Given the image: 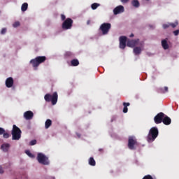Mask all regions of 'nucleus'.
<instances>
[{"label":"nucleus","mask_w":179,"mask_h":179,"mask_svg":"<svg viewBox=\"0 0 179 179\" xmlns=\"http://www.w3.org/2000/svg\"><path fill=\"white\" fill-rule=\"evenodd\" d=\"M157 136H159V129H157V127H152L147 136V141L150 143L154 142Z\"/></svg>","instance_id":"nucleus-1"},{"label":"nucleus","mask_w":179,"mask_h":179,"mask_svg":"<svg viewBox=\"0 0 179 179\" xmlns=\"http://www.w3.org/2000/svg\"><path fill=\"white\" fill-rule=\"evenodd\" d=\"M47 61V57L45 56H38L35 59L30 61L34 68H37L40 64H43Z\"/></svg>","instance_id":"nucleus-2"},{"label":"nucleus","mask_w":179,"mask_h":179,"mask_svg":"<svg viewBox=\"0 0 179 179\" xmlns=\"http://www.w3.org/2000/svg\"><path fill=\"white\" fill-rule=\"evenodd\" d=\"M44 99L48 103H50V101H51L52 106H55V104H57V102L58 101V93L54 92L52 95L50 94H46L44 96Z\"/></svg>","instance_id":"nucleus-3"},{"label":"nucleus","mask_w":179,"mask_h":179,"mask_svg":"<svg viewBox=\"0 0 179 179\" xmlns=\"http://www.w3.org/2000/svg\"><path fill=\"white\" fill-rule=\"evenodd\" d=\"M11 134L13 136V141H19V139L22 138V130H20V129H19L16 124L13 126Z\"/></svg>","instance_id":"nucleus-4"},{"label":"nucleus","mask_w":179,"mask_h":179,"mask_svg":"<svg viewBox=\"0 0 179 179\" xmlns=\"http://www.w3.org/2000/svg\"><path fill=\"white\" fill-rule=\"evenodd\" d=\"M37 160L38 163L43 164V166H48V164H50V161L48 160L47 156L41 152L38 153Z\"/></svg>","instance_id":"nucleus-5"},{"label":"nucleus","mask_w":179,"mask_h":179,"mask_svg":"<svg viewBox=\"0 0 179 179\" xmlns=\"http://www.w3.org/2000/svg\"><path fill=\"white\" fill-rule=\"evenodd\" d=\"M138 141L135 136H129L128 140V148L130 150H135V146H137Z\"/></svg>","instance_id":"nucleus-6"},{"label":"nucleus","mask_w":179,"mask_h":179,"mask_svg":"<svg viewBox=\"0 0 179 179\" xmlns=\"http://www.w3.org/2000/svg\"><path fill=\"white\" fill-rule=\"evenodd\" d=\"M73 24V20L71 18H67L63 22L62 24V27L63 30H69L72 29Z\"/></svg>","instance_id":"nucleus-7"},{"label":"nucleus","mask_w":179,"mask_h":179,"mask_svg":"<svg viewBox=\"0 0 179 179\" xmlns=\"http://www.w3.org/2000/svg\"><path fill=\"white\" fill-rule=\"evenodd\" d=\"M99 29L102 32V34L106 36V34H108V31L111 29V24L110 23H103L101 24Z\"/></svg>","instance_id":"nucleus-8"},{"label":"nucleus","mask_w":179,"mask_h":179,"mask_svg":"<svg viewBox=\"0 0 179 179\" xmlns=\"http://www.w3.org/2000/svg\"><path fill=\"white\" fill-rule=\"evenodd\" d=\"M127 45V47H131V48L136 47V45H141V47H143V43L141 42L139 43V39L128 40Z\"/></svg>","instance_id":"nucleus-9"},{"label":"nucleus","mask_w":179,"mask_h":179,"mask_svg":"<svg viewBox=\"0 0 179 179\" xmlns=\"http://www.w3.org/2000/svg\"><path fill=\"white\" fill-rule=\"evenodd\" d=\"M165 114L163 112H161L154 117V121L155 124H162L163 122V118H164Z\"/></svg>","instance_id":"nucleus-10"},{"label":"nucleus","mask_w":179,"mask_h":179,"mask_svg":"<svg viewBox=\"0 0 179 179\" xmlns=\"http://www.w3.org/2000/svg\"><path fill=\"white\" fill-rule=\"evenodd\" d=\"M127 47V36H120V48L124 50Z\"/></svg>","instance_id":"nucleus-11"},{"label":"nucleus","mask_w":179,"mask_h":179,"mask_svg":"<svg viewBox=\"0 0 179 179\" xmlns=\"http://www.w3.org/2000/svg\"><path fill=\"white\" fill-rule=\"evenodd\" d=\"M33 117H34V113L31 110L26 111L24 113V117L25 120H33Z\"/></svg>","instance_id":"nucleus-12"},{"label":"nucleus","mask_w":179,"mask_h":179,"mask_svg":"<svg viewBox=\"0 0 179 179\" xmlns=\"http://www.w3.org/2000/svg\"><path fill=\"white\" fill-rule=\"evenodd\" d=\"M124 6H118L113 10L114 15H118L120 13H122L124 12Z\"/></svg>","instance_id":"nucleus-13"},{"label":"nucleus","mask_w":179,"mask_h":179,"mask_svg":"<svg viewBox=\"0 0 179 179\" xmlns=\"http://www.w3.org/2000/svg\"><path fill=\"white\" fill-rule=\"evenodd\" d=\"M6 87L10 88L13 86V78L12 77L8 78L6 80Z\"/></svg>","instance_id":"nucleus-14"},{"label":"nucleus","mask_w":179,"mask_h":179,"mask_svg":"<svg viewBox=\"0 0 179 179\" xmlns=\"http://www.w3.org/2000/svg\"><path fill=\"white\" fill-rule=\"evenodd\" d=\"M162 122L164 124V125H170V124H171V119L165 115L162 119Z\"/></svg>","instance_id":"nucleus-15"},{"label":"nucleus","mask_w":179,"mask_h":179,"mask_svg":"<svg viewBox=\"0 0 179 179\" xmlns=\"http://www.w3.org/2000/svg\"><path fill=\"white\" fill-rule=\"evenodd\" d=\"M10 148V145L9 143H3L1 146V150H3V152H8V150H9Z\"/></svg>","instance_id":"nucleus-16"},{"label":"nucleus","mask_w":179,"mask_h":179,"mask_svg":"<svg viewBox=\"0 0 179 179\" xmlns=\"http://www.w3.org/2000/svg\"><path fill=\"white\" fill-rule=\"evenodd\" d=\"M162 45L164 50H169V43H167V39L162 41Z\"/></svg>","instance_id":"nucleus-17"},{"label":"nucleus","mask_w":179,"mask_h":179,"mask_svg":"<svg viewBox=\"0 0 179 179\" xmlns=\"http://www.w3.org/2000/svg\"><path fill=\"white\" fill-rule=\"evenodd\" d=\"M123 113H128V107H129V106H131V103H129V102H124L123 103Z\"/></svg>","instance_id":"nucleus-18"},{"label":"nucleus","mask_w":179,"mask_h":179,"mask_svg":"<svg viewBox=\"0 0 179 179\" xmlns=\"http://www.w3.org/2000/svg\"><path fill=\"white\" fill-rule=\"evenodd\" d=\"M141 52H142V48H141V47H135L134 48V53L135 55H139Z\"/></svg>","instance_id":"nucleus-19"},{"label":"nucleus","mask_w":179,"mask_h":179,"mask_svg":"<svg viewBox=\"0 0 179 179\" xmlns=\"http://www.w3.org/2000/svg\"><path fill=\"white\" fill-rule=\"evenodd\" d=\"M52 125V121L51 120L48 119L45 122V127L46 129H48V128Z\"/></svg>","instance_id":"nucleus-20"},{"label":"nucleus","mask_w":179,"mask_h":179,"mask_svg":"<svg viewBox=\"0 0 179 179\" xmlns=\"http://www.w3.org/2000/svg\"><path fill=\"white\" fill-rule=\"evenodd\" d=\"M88 163H89L90 166H96V160H94V158H93V157H91L89 159Z\"/></svg>","instance_id":"nucleus-21"},{"label":"nucleus","mask_w":179,"mask_h":179,"mask_svg":"<svg viewBox=\"0 0 179 179\" xmlns=\"http://www.w3.org/2000/svg\"><path fill=\"white\" fill-rule=\"evenodd\" d=\"M71 66H78L79 65V60L78 59H74L71 61Z\"/></svg>","instance_id":"nucleus-22"},{"label":"nucleus","mask_w":179,"mask_h":179,"mask_svg":"<svg viewBox=\"0 0 179 179\" xmlns=\"http://www.w3.org/2000/svg\"><path fill=\"white\" fill-rule=\"evenodd\" d=\"M27 8H29V4L27 3H24L21 6L22 12H26L27 10Z\"/></svg>","instance_id":"nucleus-23"},{"label":"nucleus","mask_w":179,"mask_h":179,"mask_svg":"<svg viewBox=\"0 0 179 179\" xmlns=\"http://www.w3.org/2000/svg\"><path fill=\"white\" fill-rule=\"evenodd\" d=\"M131 5L134 8H139V6H140L139 1H138V0H133L131 1Z\"/></svg>","instance_id":"nucleus-24"},{"label":"nucleus","mask_w":179,"mask_h":179,"mask_svg":"<svg viewBox=\"0 0 179 179\" xmlns=\"http://www.w3.org/2000/svg\"><path fill=\"white\" fill-rule=\"evenodd\" d=\"M64 57H66V58H74L75 55L72 53V52H66Z\"/></svg>","instance_id":"nucleus-25"},{"label":"nucleus","mask_w":179,"mask_h":179,"mask_svg":"<svg viewBox=\"0 0 179 179\" xmlns=\"http://www.w3.org/2000/svg\"><path fill=\"white\" fill-rule=\"evenodd\" d=\"M100 6V3H94L91 5V8L93 10H95L96 8H99Z\"/></svg>","instance_id":"nucleus-26"},{"label":"nucleus","mask_w":179,"mask_h":179,"mask_svg":"<svg viewBox=\"0 0 179 179\" xmlns=\"http://www.w3.org/2000/svg\"><path fill=\"white\" fill-rule=\"evenodd\" d=\"M169 26L174 29L177 27V26H178V22H176L174 23H169Z\"/></svg>","instance_id":"nucleus-27"},{"label":"nucleus","mask_w":179,"mask_h":179,"mask_svg":"<svg viewBox=\"0 0 179 179\" xmlns=\"http://www.w3.org/2000/svg\"><path fill=\"white\" fill-rule=\"evenodd\" d=\"M25 153H26V155H27V156H29V157H31V158L34 157V155L33 154H31V152H30L29 150H26V151H25Z\"/></svg>","instance_id":"nucleus-28"},{"label":"nucleus","mask_w":179,"mask_h":179,"mask_svg":"<svg viewBox=\"0 0 179 179\" xmlns=\"http://www.w3.org/2000/svg\"><path fill=\"white\" fill-rule=\"evenodd\" d=\"M142 179H156V178H153L150 175H146Z\"/></svg>","instance_id":"nucleus-29"},{"label":"nucleus","mask_w":179,"mask_h":179,"mask_svg":"<svg viewBox=\"0 0 179 179\" xmlns=\"http://www.w3.org/2000/svg\"><path fill=\"white\" fill-rule=\"evenodd\" d=\"M36 143H37L36 140H32L30 141L29 145H30V146H34V145H36Z\"/></svg>","instance_id":"nucleus-30"},{"label":"nucleus","mask_w":179,"mask_h":179,"mask_svg":"<svg viewBox=\"0 0 179 179\" xmlns=\"http://www.w3.org/2000/svg\"><path fill=\"white\" fill-rule=\"evenodd\" d=\"M13 27H19V26H20V22L19 21H17L13 23Z\"/></svg>","instance_id":"nucleus-31"},{"label":"nucleus","mask_w":179,"mask_h":179,"mask_svg":"<svg viewBox=\"0 0 179 179\" xmlns=\"http://www.w3.org/2000/svg\"><path fill=\"white\" fill-rule=\"evenodd\" d=\"M3 138H4V139H8V138H9V134L4 132L3 134Z\"/></svg>","instance_id":"nucleus-32"},{"label":"nucleus","mask_w":179,"mask_h":179,"mask_svg":"<svg viewBox=\"0 0 179 179\" xmlns=\"http://www.w3.org/2000/svg\"><path fill=\"white\" fill-rule=\"evenodd\" d=\"M169 27H170V23L163 24V29H169Z\"/></svg>","instance_id":"nucleus-33"},{"label":"nucleus","mask_w":179,"mask_h":179,"mask_svg":"<svg viewBox=\"0 0 179 179\" xmlns=\"http://www.w3.org/2000/svg\"><path fill=\"white\" fill-rule=\"evenodd\" d=\"M5 132V129L0 127V135H2Z\"/></svg>","instance_id":"nucleus-34"},{"label":"nucleus","mask_w":179,"mask_h":179,"mask_svg":"<svg viewBox=\"0 0 179 179\" xmlns=\"http://www.w3.org/2000/svg\"><path fill=\"white\" fill-rule=\"evenodd\" d=\"M173 34H174V36H178V34H179V30L177 29V30L174 31H173Z\"/></svg>","instance_id":"nucleus-35"},{"label":"nucleus","mask_w":179,"mask_h":179,"mask_svg":"<svg viewBox=\"0 0 179 179\" xmlns=\"http://www.w3.org/2000/svg\"><path fill=\"white\" fill-rule=\"evenodd\" d=\"M61 19H62V20H64L65 21V19H66V17L65 16V15L62 14L61 15Z\"/></svg>","instance_id":"nucleus-36"},{"label":"nucleus","mask_w":179,"mask_h":179,"mask_svg":"<svg viewBox=\"0 0 179 179\" xmlns=\"http://www.w3.org/2000/svg\"><path fill=\"white\" fill-rule=\"evenodd\" d=\"M5 33H6V28H3L1 29V34H5Z\"/></svg>","instance_id":"nucleus-37"},{"label":"nucleus","mask_w":179,"mask_h":179,"mask_svg":"<svg viewBox=\"0 0 179 179\" xmlns=\"http://www.w3.org/2000/svg\"><path fill=\"white\" fill-rule=\"evenodd\" d=\"M122 3H127L129 0H120Z\"/></svg>","instance_id":"nucleus-38"},{"label":"nucleus","mask_w":179,"mask_h":179,"mask_svg":"<svg viewBox=\"0 0 179 179\" xmlns=\"http://www.w3.org/2000/svg\"><path fill=\"white\" fill-rule=\"evenodd\" d=\"M3 169H2V166H0V174H3Z\"/></svg>","instance_id":"nucleus-39"},{"label":"nucleus","mask_w":179,"mask_h":179,"mask_svg":"<svg viewBox=\"0 0 179 179\" xmlns=\"http://www.w3.org/2000/svg\"><path fill=\"white\" fill-rule=\"evenodd\" d=\"M99 152H100L101 153H103V152H104V150L102 148H99Z\"/></svg>","instance_id":"nucleus-40"},{"label":"nucleus","mask_w":179,"mask_h":179,"mask_svg":"<svg viewBox=\"0 0 179 179\" xmlns=\"http://www.w3.org/2000/svg\"><path fill=\"white\" fill-rule=\"evenodd\" d=\"M164 91L165 92H169V87H164Z\"/></svg>","instance_id":"nucleus-41"},{"label":"nucleus","mask_w":179,"mask_h":179,"mask_svg":"<svg viewBox=\"0 0 179 179\" xmlns=\"http://www.w3.org/2000/svg\"><path fill=\"white\" fill-rule=\"evenodd\" d=\"M91 22H92V21H90V20H88L87 21V24H90Z\"/></svg>","instance_id":"nucleus-42"},{"label":"nucleus","mask_w":179,"mask_h":179,"mask_svg":"<svg viewBox=\"0 0 179 179\" xmlns=\"http://www.w3.org/2000/svg\"><path fill=\"white\" fill-rule=\"evenodd\" d=\"M134 34H131L130 36H129V37H134Z\"/></svg>","instance_id":"nucleus-43"},{"label":"nucleus","mask_w":179,"mask_h":179,"mask_svg":"<svg viewBox=\"0 0 179 179\" xmlns=\"http://www.w3.org/2000/svg\"><path fill=\"white\" fill-rule=\"evenodd\" d=\"M77 136H78V138H80V134H77Z\"/></svg>","instance_id":"nucleus-44"},{"label":"nucleus","mask_w":179,"mask_h":179,"mask_svg":"<svg viewBox=\"0 0 179 179\" xmlns=\"http://www.w3.org/2000/svg\"><path fill=\"white\" fill-rule=\"evenodd\" d=\"M136 99H138V96H136Z\"/></svg>","instance_id":"nucleus-45"},{"label":"nucleus","mask_w":179,"mask_h":179,"mask_svg":"<svg viewBox=\"0 0 179 179\" xmlns=\"http://www.w3.org/2000/svg\"><path fill=\"white\" fill-rule=\"evenodd\" d=\"M146 1H149V0H146Z\"/></svg>","instance_id":"nucleus-46"}]
</instances>
